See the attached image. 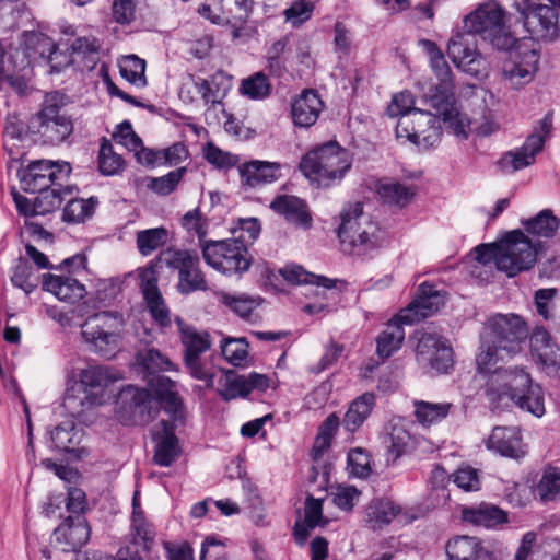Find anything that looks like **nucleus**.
<instances>
[{
  "instance_id": "obj_1",
  "label": "nucleus",
  "mask_w": 560,
  "mask_h": 560,
  "mask_svg": "<svg viewBox=\"0 0 560 560\" xmlns=\"http://www.w3.org/2000/svg\"><path fill=\"white\" fill-rule=\"evenodd\" d=\"M527 337L528 326L521 316L510 313L489 317L476 357L478 369L491 372L499 362L518 353Z\"/></svg>"
},
{
  "instance_id": "obj_2",
  "label": "nucleus",
  "mask_w": 560,
  "mask_h": 560,
  "mask_svg": "<svg viewBox=\"0 0 560 560\" xmlns=\"http://www.w3.org/2000/svg\"><path fill=\"white\" fill-rule=\"evenodd\" d=\"M418 45L428 54L433 73L431 83L423 90V102L443 115L455 132L465 135L468 121L456 105L452 71L444 55L432 40L420 39Z\"/></svg>"
},
{
  "instance_id": "obj_3",
  "label": "nucleus",
  "mask_w": 560,
  "mask_h": 560,
  "mask_svg": "<svg viewBox=\"0 0 560 560\" xmlns=\"http://www.w3.org/2000/svg\"><path fill=\"white\" fill-rule=\"evenodd\" d=\"M155 395L145 388L132 385L124 387L117 398V417L119 421L128 425H143L152 421L160 404L166 406L162 395L167 388L174 390L175 384L168 377L158 376L153 383Z\"/></svg>"
},
{
  "instance_id": "obj_4",
  "label": "nucleus",
  "mask_w": 560,
  "mask_h": 560,
  "mask_svg": "<svg viewBox=\"0 0 560 560\" xmlns=\"http://www.w3.org/2000/svg\"><path fill=\"white\" fill-rule=\"evenodd\" d=\"M340 219L338 237L343 250L365 255L383 244L384 232L370 215L363 212L360 202L345 207Z\"/></svg>"
},
{
  "instance_id": "obj_5",
  "label": "nucleus",
  "mask_w": 560,
  "mask_h": 560,
  "mask_svg": "<svg viewBox=\"0 0 560 560\" xmlns=\"http://www.w3.org/2000/svg\"><path fill=\"white\" fill-rule=\"evenodd\" d=\"M351 164L348 150L336 141H329L306 153L300 163V170L318 186L328 187L339 183Z\"/></svg>"
},
{
  "instance_id": "obj_6",
  "label": "nucleus",
  "mask_w": 560,
  "mask_h": 560,
  "mask_svg": "<svg viewBox=\"0 0 560 560\" xmlns=\"http://www.w3.org/2000/svg\"><path fill=\"white\" fill-rule=\"evenodd\" d=\"M424 104L430 110L415 109L407 115H402L396 125V137L408 141L419 149H429L436 145L441 140L442 127L441 121L446 128L451 130L456 137L467 139L470 131V119L468 121L465 135H458L450 122L444 120L443 115L438 113L434 108L430 107L425 102Z\"/></svg>"
},
{
  "instance_id": "obj_7",
  "label": "nucleus",
  "mask_w": 560,
  "mask_h": 560,
  "mask_svg": "<svg viewBox=\"0 0 560 560\" xmlns=\"http://www.w3.org/2000/svg\"><path fill=\"white\" fill-rule=\"evenodd\" d=\"M509 13L495 1L481 3L464 20V26L470 34H478L494 47L505 49L513 43L509 31Z\"/></svg>"
},
{
  "instance_id": "obj_8",
  "label": "nucleus",
  "mask_w": 560,
  "mask_h": 560,
  "mask_svg": "<svg viewBox=\"0 0 560 560\" xmlns=\"http://www.w3.org/2000/svg\"><path fill=\"white\" fill-rule=\"evenodd\" d=\"M555 5L560 0H515L514 9L530 37L537 42H553L559 37V16Z\"/></svg>"
},
{
  "instance_id": "obj_9",
  "label": "nucleus",
  "mask_w": 560,
  "mask_h": 560,
  "mask_svg": "<svg viewBox=\"0 0 560 560\" xmlns=\"http://www.w3.org/2000/svg\"><path fill=\"white\" fill-rule=\"evenodd\" d=\"M165 412L170 419H162L152 428V438L155 441L153 460L155 464L168 467L179 454L178 440L174 433L177 423L183 422V405L176 392L167 388L165 395Z\"/></svg>"
},
{
  "instance_id": "obj_10",
  "label": "nucleus",
  "mask_w": 560,
  "mask_h": 560,
  "mask_svg": "<svg viewBox=\"0 0 560 560\" xmlns=\"http://www.w3.org/2000/svg\"><path fill=\"white\" fill-rule=\"evenodd\" d=\"M201 253L208 266L226 276L243 275L252 266L247 245L238 238L205 241Z\"/></svg>"
},
{
  "instance_id": "obj_11",
  "label": "nucleus",
  "mask_w": 560,
  "mask_h": 560,
  "mask_svg": "<svg viewBox=\"0 0 560 560\" xmlns=\"http://www.w3.org/2000/svg\"><path fill=\"white\" fill-rule=\"evenodd\" d=\"M124 318L117 312H100L86 318L82 336L93 350L105 358H112L119 347Z\"/></svg>"
},
{
  "instance_id": "obj_12",
  "label": "nucleus",
  "mask_w": 560,
  "mask_h": 560,
  "mask_svg": "<svg viewBox=\"0 0 560 560\" xmlns=\"http://www.w3.org/2000/svg\"><path fill=\"white\" fill-rule=\"evenodd\" d=\"M80 385L84 392V400L74 395L67 394L63 399L65 408L74 417H80L83 407L103 404L105 388L118 380L121 375L113 369L104 365H91L80 372Z\"/></svg>"
},
{
  "instance_id": "obj_13",
  "label": "nucleus",
  "mask_w": 560,
  "mask_h": 560,
  "mask_svg": "<svg viewBox=\"0 0 560 560\" xmlns=\"http://www.w3.org/2000/svg\"><path fill=\"white\" fill-rule=\"evenodd\" d=\"M539 250V242H534L521 231H512L499 243L498 270L510 278L529 270Z\"/></svg>"
},
{
  "instance_id": "obj_14",
  "label": "nucleus",
  "mask_w": 560,
  "mask_h": 560,
  "mask_svg": "<svg viewBox=\"0 0 560 560\" xmlns=\"http://www.w3.org/2000/svg\"><path fill=\"white\" fill-rule=\"evenodd\" d=\"M552 113H547L539 120L538 126L526 138L525 142L513 150L505 152L498 162L505 173H515L535 163L536 155L541 152L552 131Z\"/></svg>"
},
{
  "instance_id": "obj_15",
  "label": "nucleus",
  "mask_w": 560,
  "mask_h": 560,
  "mask_svg": "<svg viewBox=\"0 0 560 560\" xmlns=\"http://www.w3.org/2000/svg\"><path fill=\"white\" fill-rule=\"evenodd\" d=\"M180 331V341L184 346V362L190 375L206 382L208 387L214 386V375L201 362L200 355L211 347L210 336L206 331H199L195 327L185 325L177 319Z\"/></svg>"
},
{
  "instance_id": "obj_16",
  "label": "nucleus",
  "mask_w": 560,
  "mask_h": 560,
  "mask_svg": "<svg viewBox=\"0 0 560 560\" xmlns=\"http://www.w3.org/2000/svg\"><path fill=\"white\" fill-rule=\"evenodd\" d=\"M160 260L178 271V290L188 294L207 290V281L199 267V256L187 249L167 248L160 254Z\"/></svg>"
},
{
  "instance_id": "obj_17",
  "label": "nucleus",
  "mask_w": 560,
  "mask_h": 560,
  "mask_svg": "<svg viewBox=\"0 0 560 560\" xmlns=\"http://www.w3.org/2000/svg\"><path fill=\"white\" fill-rule=\"evenodd\" d=\"M232 86L231 78L218 71L209 79L189 74L179 89V97L185 103H194L199 98L205 105H217Z\"/></svg>"
},
{
  "instance_id": "obj_18",
  "label": "nucleus",
  "mask_w": 560,
  "mask_h": 560,
  "mask_svg": "<svg viewBox=\"0 0 560 560\" xmlns=\"http://www.w3.org/2000/svg\"><path fill=\"white\" fill-rule=\"evenodd\" d=\"M532 378L521 368H495L488 382V396L498 406H510L526 389Z\"/></svg>"
},
{
  "instance_id": "obj_19",
  "label": "nucleus",
  "mask_w": 560,
  "mask_h": 560,
  "mask_svg": "<svg viewBox=\"0 0 560 560\" xmlns=\"http://www.w3.org/2000/svg\"><path fill=\"white\" fill-rule=\"evenodd\" d=\"M30 128L47 143L62 142L72 132L71 119L61 112L55 97H47L42 110L31 120Z\"/></svg>"
},
{
  "instance_id": "obj_20",
  "label": "nucleus",
  "mask_w": 560,
  "mask_h": 560,
  "mask_svg": "<svg viewBox=\"0 0 560 560\" xmlns=\"http://www.w3.org/2000/svg\"><path fill=\"white\" fill-rule=\"evenodd\" d=\"M416 359L418 364L429 373H447L454 364V352L445 338L424 332L419 338Z\"/></svg>"
},
{
  "instance_id": "obj_21",
  "label": "nucleus",
  "mask_w": 560,
  "mask_h": 560,
  "mask_svg": "<svg viewBox=\"0 0 560 560\" xmlns=\"http://www.w3.org/2000/svg\"><path fill=\"white\" fill-rule=\"evenodd\" d=\"M540 55L535 48L518 46L503 62L502 77L513 88L530 83L538 71Z\"/></svg>"
},
{
  "instance_id": "obj_22",
  "label": "nucleus",
  "mask_w": 560,
  "mask_h": 560,
  "mask_svg": "<svg viewBox=\"0 0 560 560\" xmlns=\"http://www.w3.org/2000/svg\"><path fill=\"white\" fill-rule=\"evenodd\" d=\"M444 302L445 299L442 292L435 290L431 284L422 283L418 288L413 301L398 313V319L407 325H412L433 315Z\"/></svg>"
},
{
  "instance_id": "obj_23",
  "label": "nucleus",
  "mask_w": 560,
  "mask_h": 560,
  "mask_svg": "<svg viewBox=\"0 0 560 560\" xmlns=\"http://www.w3.org/2000/svg\"><path fill=\"white\" fill-rule=\"evenodd\" d=\"M445 551L448 560H502L499 549L471 536H456L450 539Z\"/></svg>"
},
{
  "instance_id": "obj_24",
  "label": "nucleus",
  "mask_w": 560,
  "mask_h": 560,
  "mask_svg": "<svg viewBox=\"0 0 560 560\" xmlns=\"http://www.w3.org/2000/svg\"><path fill=\"white\" fill-rule=\"evenodd\" d=\"M57 46L55 42L47 35L40 32H24L21 39V45L14 51L12 58L20 59L19 63H15V68L19 71L27 68L32 60L42 58L45 60H51L52 55L56 52Z\"/></svg>"
},
{
  "instance_id": "obj_25",
  "label": "nucleus",
  "mask_w": 560,
  "mask_h": 560,
  "mask_svg": "<svg viewBox=\"0 0 560 560\" xmlns=\"http://www.w3.org/2000/svg\"><path fill=\"white\" fill-rule=\"evenodd\" d=\"M485 445L489 451L516 460L527 453L517 427H494Z\"/></svg>"
},
{
  "instance_id": "obj_26",
  "label": "nucleus",
  "mask_w": 560,
  "mask_h": 560,
  "mask_svg": "<svg viewBox=\"0 0 560 560\" xmlns=\"http://www.w3.org/2000/svg\"><path fill=\"white\" fill-rule=\"evenodd\" d=\"M447 55L457 68L470 75L477 77L486 69V61L482 56L468 45L463 34L451 37L447 45Z\"/></svg>"
},
{
  "instance_id": "obj_27",
  "label": "nucleus",
  "mask_w": 560,
  "mask_h": 560,
  "mask_svg": "<svg viewBox=\"0 0 560 560\" xmlns=\"http://www.w3.org/2000/svg\"><path fill=\"white\" fill-rule=\"evenodd\" d=\"M324 108V103L313 90H305L294 100L291 115L295 126L308 128L313 126Z\"/></svg>"
},
{
  "instance_id": "obj_28",
  "label": "nucleus",
  "mask_w": 560,
  "mask_h": 560,
  "mask_svg": "<svg viewBox=\"0 0 560 560\" xmlns=\"http://www.w3.org/2000/svg\"><path fill=\"white\" fill-rule=\"evenodd\" d=\"M282 165L278 162L254 160L238 166L243 184L249 187L271 184L281 177Z\"/></svg>"
},
{
  "instance_id": "obj_29",
  "label": "nucleus",
  "mask_w": 560,
  "mask_h": 560,
  "mask_svg": "<svg viewBox=\"0 0 560 560\" xmlns=\"http://www.w3.org/2000/svg\"><path fill=\"white\" fill-rule=\"evenodd\" d=\"M270 208L275 212L283 215L287 221L298 226H302L304 229H308L311 226L312 218L307 211V206L302 199L295 196H278L270 203Z\"/></svg>"
},
{
  "instance_id": "obj_30",
  "label": "nucleus",
  "mask_w": 560,
  "mask_h": 560,
  "mask_svg": "<svg viewBox=\"0 0 560 560\" xmlns=\"http://www.w3.org/2000/svg\"><path fill=\"white\" fill-rule=\"evenodd\" d=\"M280 273L290 283L315 285L314 294L325 300L328 299L329 291L335 288L332 279L311 273L300 265H288L281 269Z\"/></svg>"
},
{
  "instance_id": "obj_31",
  "label": "nucleus",
  "mask_w": 560,
  "mask_h": 560,
  "mask_svg": "<svg viewBox=\"0 0 560 560\" xmlns=\"http://www.w3.org/2000/svg\"><path fill=\"white\" fill-rule=\"evenodd\" d=\"M43 289L52 293L58 300L74 303L83 298L85 288L77 279L68 276L47 275Z\"/></svg>"
},
{
  "instance_id": "obj_32",
  "label": "nucleus",
  "mask_w": 560,
  "mask_h": 560,
  "mask_svg": "<svg viewBox=\"0 0 560 560\" xmlns=\"http://www.w3.org/2000/svg\"><path fill=\"white\" fill-rule=\"evenodd\" d=\"M462 517L465 522L485 528H495L508 522V513L500 508L481 503L476 506L464 508Z\"/></svg>"
},
{
  "instance_id": "obj_33",
  "label": "nucleus",
  "mask_w": 560,
  "mask_h": 560,
  "mask_svg": "<svg viewBox=\"0 0 560 560\" xmlns=\"http://www.w3.org/2000/svg\"><path fill=\"white\" fill-rule=\"evenodd\" d=\"M536 533H525L515 551L514 560H560V548L557 549L550 542L536 547Z\"/></svg>"
},
{
  "instance_id": "obj_34",
  "label": "nucleus",
  "mask_w": 560,
  "mask_h": 560,
  "mask_svg": "<svg viewBox=\"0 0 560 560\" xmlns=\"http://www.w3.org/2000/svg\"><path fill=\"white\" fill-rule=\"evenodd\" d=\"M530 351L535 361L545 368L555 369L559 363V348L544 328L536 329L530 337Z\"/></svg>"
},
{
  "instance_id": "obj_35",
  "label": "nucleus",
  "mask_w": 560,
  "mask_h": 560,
  "mask_svg": "<svg viewBox=\"0 0 560 560\" xmlns=\"http://www.w3.org/2000/svg\"><path fill=\"white\" fill-rule=\"evenodd\" d=\"M402 325L398 314L387 323L385 329L376 338V353L382 359H387L401 348L405 340Z\"/></svg>"
},
{
  "instance_id": "obj_36",
  "label": "nucleus",
  "mask_w": 560,
  "mask_h": 560,
  "mask_svg": "<svg viewBox=\"0 0 560 560\" xmlns=\"http://www.w3.org/2000/svg\"><path fill=\"white\" fill-rule=\"evenodd\" d=\"M375 405V396L364 393L355 398L345 413L342 425L349 432H355L369 418Z\"/></svg>"
},
{
  "instance_id": "obj_37",
  "label": "nucleus",
  "mask_w": 560,
  "mask_h": 560,
  "mask_svg": "<svg viewBox=\"0 0 560 560\" xmlns=\"http://www.w3.org/2000/svg\"><path fill=\"white\" fill-rule=\"evenodd\" d=\"M376 191L384 203L404 208L410 203L416 195L413 186L394 180H380L376 185Z\"/></svg>"
},
{
  "instance_id": "obj_38",
  "label": "nucleus",
  "mask_w": 560,
  "mask_h": 560,
  "mask_svg": "<svg viewBox=\"0 0 560 560\" xmlns=\"http://www.w3.org/2000/svg\"><path fill=\"white\" fill-rule=\"evenodd\" d=\"M400 512V506L387 499L372 501L366 508V524L372 529L388 525Z\"/></svg>"
},
{
  "instance_id": "obj_39",
  "label": "nucleus",
  "mask_w": 560,
  "mask_h": 560,
  "mask_svg": "<svg viewBox=\"0 0 560 560\" xmlns=\"http://www.w3.org/2000/svg\"><path fill=\"white\" fill-rule=\"evenodd\" d=\"M453 405L451 402L413 401V415L422 427H431L445 419Z\"/></svg>"
},
{
  "instance_id": "obj_40",
  "label": "nucleus",
  "mask_w": 560,
  "mask_h": 560,
  "mask_svg": "<svg viewBox=\"0 0 560 560\" xmlns=\"http://www.w3.org/2000/svg\"><path fill=\"white\" fill-rule=\"evenodd\" d=\"M82 438V430L71 419L58 424L50 433L54 446L65 452H74Z\"/></svg>"
},
{
  "instance_id": "obj_41",
  "label": "nucleus",
  "mask_w": 560,
  "mask_h": 560,
  "mask_svg": "<svg viewBox=\"0 0 560 560\" xmlns=\"http://www.w3.org/2000/svg\"><path fill=\"white\" fill-rule=\"evenodd\" d=\"M558 220L549 210H542L535 218L524 223L525 230L532 235L534 242L542 243L541 240H548L553 236L558 229ZM542 246L540 245V249Z\"/></svg>"
},
{
  "instance_id": "obj_42",
  "label": "nucleus",
  "mask_w": 560,
  "mask_h": 560,
  "mask_svg": "<svg viewBox=\"0 0 560 560\" xmlns=\"http://www.w3.org/2000/svg\"><path fill=\"white\" fill-rule=\"evenodd\" d=\"M536 493L542 503L555 501L560 497V467L547 465L542 468Z\"/></svg>"
},
{
  "instance_id": "obj_43",
  "label": "nucleus",
  "mask_w": 560,
  "mask_h": 560,
  "mask_svg": "<svg viewBox=\"0 0 560 560\" xmlns=\"http://www.w3.org/2000/svg\"><path fill=\"white\" fill-rule=\"evenodd\" d=\"M323 513V501L320 499L307 498L305 502V517L302 523L294 526V536L299 544H304L310 530L319 525Z\"/></svg>"
},
{
  "instance_id": "obj_44",
  "label": "nucleus",
  "mask_w": 560,
  "mask_h": 560,
  "mask_svg": "<svg viewBox=\"0 0 560 560\" xmlns=\"http://www.w3.org/2000/svg\"><path fill=\"white\" fill-rule=\"evenodd\" d=\"M512 404L538 418L542 417L546 412L542 388L533 382L526 386V389Z\"/></svg>"
},
{
  "instance_id": "obj_45",
  "label": "nucleus",
  "mask_w": 560,
  "mask_h": 560,
  "mask_svg": "<svg viewBox=\"0 0 560 560\" xmlns=\"http://www.w3.org/2000/svg\"><path fill=\"white\" fill-rule=\"evenodd\" d=\"M71 192L72 190L69 186L62 187L59 182L39 191L35 198L37 209L35 214L44 215L58 209L65 199L63 195H71Z\"/></svg>"
},
{
  "instance_id": "obj_46",
  "label": "nucleus",
  "mask_w": 560,
  "mask_h": 560,
  "mask_svg": "<svg viewBox=\"0 0 560 560\" xmlns=\"http://www.w3.org/2000/svg\"><path fill=\"white\" fill-rule=\"evenodd\" d=\"M131 526L135 533V540L129 547L132 550H148L149 545L154 540L155 530L153 526L144 518L142 513L140 511H137V493H135L133 497V513Z\"/></svg>"
},
{
  "instance_id": "obj_47",
  "label": "nucleus",
  "mask_w": 560,
  "mask_h": 560,
  "mask_svg": "<svg viewBox=\"0 0 560 560\" xmlns=\"http://www.w3.org/2000/svg\"><path fill=\"white\" fill-rule=\"evenodd\" d=\"M218 394L224 400L236 399L247 396L245 376L238 375L233 370L224 371L218 380Z\"/></svg>"
},
{
  "instance_id": "obj_48",
  "label": "nucleus",
  "mask_w": 560,
  "mask_h": 560,
  "mask_svg": "<svg viewBox=\"0 0 560 560\" xmlns=\"http://www.w3.org/2000/svg\"><path fill=\"white\" fill-rule=\"evenodd\" d=\"M387 436L388 453L393 459H397L412 447V436L400 420L389 423Z\"/></svg>"
},
{
  "instance_id": "obj_49",
  "label": "nucleus",
  "mask_w": 560,
  "mask_h": 560,
  "mask_svg": "<svg viewBox=\"0 0 560 560\" xmlns=\"http://www.w3.org/2000/svg\"><path fill=\"white\" fill-rule=\"evenodd\" d=\"M218 301L230 308L241 317H248L252 312L260 304L259 299L243 294L229 293L225 291L217 292Z\"/></svg>"
},
{
  "instance_id": "obj_50",
  "label": "nucleus",
  "mask_w": 560,
  "mask_h": 560,
  "mask_svg": "<svg viewBox=\"0 0 560 560\" xmlns=\"http://www.w3.org/2000/svg\"><path fill=\"white\" fill-rule=\"evenodd\" d=\"M168 231L163 226L139 231L136 235V243L142 256H149L166 244Z\"/></svg>"
},
{
  "instance_id": "obj_51",
  "label": "nucleus",
  "mask_w": 560,
  "mask_h": 560,
  "mask_svg": "<svg viewBox=\"0 0 560 560\" xmlns=\"http://www.w3.org/2000/svg\"><path fill=\"white\" fill-rule=\"evenodd\" d=\"M144 299L152 317L161 325L167 326L171 323L170 312L156 285L150 281L143 287Z\"/></svg>"
},
{
  "instance_id": "obj_52",
  "label": "nucleus",
  "mask_w": 560,
  "mask_h": 560,
  "mask_svg": "<svg viewBox=\"0 0 560 560\" xmlns=\"http://www.w3.org/2000/svg\"><path fill=\"white\" fill-rule=\"evenodd\" d=\"M120 74L124 79H126L129 83L143 88L147 85L145 80V62L143 59L130 55L124 57L119 62Z\"/></svg>"
},
{
  "instance_id": "obj_53",
  "label": "nucleus",
  "mask_w": 560,
  "mask_h": 560,
  "mask_svg": "<svg viewBox=\"0 0 560 560\" xmlns=\"http://www.w3.org/2000/svg\"><path fill=\"white\" fill-rule=\"evenodd\" d=\"M240 92L250 100H264L271 93V83L265 73L257 72L242 81Z\"/></svg>"
},
{
  "instance_id": "obj_54",
  "label": "nucleus",
  "mask_w": 560,
  "mask_h": 560,
  "mask_svg": "<svg viewBox=\"0 0 560 560\" xmlns=\"http://www.w3.org/2000/svg\"><path fill=\"white\" fill-rule=\"evenodd\" d=\"M180 225L188 234L196 235L200 244L207 241L210 222L199 208L187 211L180 219Z\"/></svg>"
},
{
  "instance_id": "obj_55",
  "label": "nucleus",
  "mask_w": 560,
  "mask_h": 560,
  "mask_svg": "<svg viewBox=\"0 0 560 560\" xmlns=\"http://www.w3.org/2000/svg\"><path fill=\"white\" fill-rule=\"evenodd\" d=\"M56 534L62 535L69 548L75 550L88 542L90 527L85 520H78L70 525L57 528Z\"/></svg>"
},
{
  "instance_id": "obj_56",
  "label": "nucleus",
  "mask_w": 560,
  "mask_h": 560,
  "mask_svg": "<svg viewBox=\"0 0 560 560\" xmlns=\"http://www.w3.org/2000/svg\"><path fill=\"white\" fill-rule=\"evenodd\" d=\"M221 351L229 363L241 366L248 358V342L245 338H226L221 342Z\"/></svg>"
},
{
  "instance_id": "obj_57",
  "label": "nucleus",
  "mask_w": 560,
  "mask_h": 560,
  "mask_svg": "<svg viewBox=\"0 0 560 560\" xmlns=\"http://www.w3.org/2000/svg\"><path fill=\"white\" fill-rule=\"evenodd\" d=\"M137 361L152 373L175 370V364L156 349H143L139 351Z\"/></svg>"
},
{
  "instance_id": "obj_58",
  "label": "nucleus",
  "mask_w": 560,
  "mask_h": 560,
  "mask_svg": "<svg viewBox=\"0 0 560 560\" xmlns=\"http://www.w3.org/2000/svg\"><path fill=\"white\" fill-rule=\"evenodd\" d=\"M315 10L312 0H294L284 11V21L292 27H300L307 22Z\"/></svg>"
},
{
  "instance_id": "obj_59",
  "label": "nucleus",
  "mask_w": 560,
  "mask_h": 560,
  "mask_svg": "<svg viewBox=\"0 0 560 560\" xmlns=\"http://www.w3.org/2000/svg\"><path fill=\"white\" fill-rule=\"evenodd\" d=\"M36 167H27L21 176V187L27 192H39L55 185V173L39 174Z\"/></svg>"
},
{
  "instance_id": "obj_60",
  "label": "nucleus",
  "mask_w": 560,
  "mask_h": 560,
  "mask_svg": "<svg viewBox=\"0 0 560 560\" xmlns=\"http://www.w3.org/2000/svg\"><path fill=\"white\" fill-rule=\"evenodd\" d=\"M95 208V201L90 199H70L63 209V220L72 223L83 222L90 218Z\"/></svg>"
},
{
  "instance_id": "obj_61",
  "label": "nucleus",
  "mask_w": 560,
  "mask_h": 560,
  "mask_svg": "<svg viewBox=\"0 0 560 560\" xmlns=\"http://www.w3.org/2000/svg\"><path fill=\"white\" fill-rule=\"evenodd\" d=\"M360 497V490L353 486L337 485L329 490L331 502L342 511H351L359 502Z\"/></svg>"
},
{
  "instance_id": "obj_62",
  "label": "nucleus",
  "mask_w": 560,
  "mask_h": 560,
  "mask_svg": "<svg viewBox=\"0 0 560 560\" xmlns=\"http://www.w3.org/2000/svg\"><path fill=\"white\" fill-rule=\"evenodd\" d=\"M124 166L121 156L116 153L113 145L104 140L98 152V168L103 175L112 176L117 174Z\"/></svg>"
},
{
  "instance_id": "obj_63",
  "label": "nucleus",
  "mask_w": 560,
  "mask_h": 560,
  "mask_svg": "<svg viewBox=\"0 0 560 560\" xmlns=\"http://www.w3.org/2000/svg\"><path fill=\"white\" fill-rule=\"evenodd\" d=\"M11 281L14 287L20 288L26 294L33 292L38 285L33 268L24 259H20L15 265Z\"/></svg>"
},
{
  "instance_id": "obj_64",
  "label": "nucleus",
  "mask_w": 560,
  "mask_h": 560,
  "mask_svg": "<svg viewBox=\"0 0 560 560\" xmlns=\"http://www.w3.org/2000/svg\"><path fill=\"white\" fill-rule=\"evenodd\" d=\"M186 172L185 167H180L167 173L164 176L153 177L150 179L148 187L155 194L167 196L173 192Z\"/></svg>"
}]
</instances>
